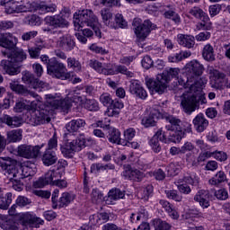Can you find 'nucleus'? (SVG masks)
Listing matches in <instances>:
<instances>
[{"label": "nucleus", "instance_id": "1", "mask_svg": "<svg viewBox=\"0 0 230 230\" xmlns=\"http://www.w3.org/2000/svg\"><path fill=\"white\" fill-rule=\"evenodd\" d=\"M8 60H2L4 71L10 76H15L21 73V64L27 58L26 52L22 49L13 48L10 54H7Z\"/></svg>", "mask_w": 230, "mask_h": 230}, {"label": "nucleus", "instance_id": "2", "mask_svg": "<svg viewBox=\"0 0 230 230\" xmlns=\"http://www.w3.org/2000/svg\"><path fill=\"white\" fill-rule=\"evenodd\" d=\"M179 73H181V69L179 68H167L163 72V74L158 75L156 79H148L146 84V87H148L151 91H155L158 93V94H163L164 91H166V87H168V82L171 78H177L179 82Z\"/></svg>", "mask_w": 230, "mask_h": 230}, {"label": "nucleus", "instance_id": "3", "mask_svg": "<svg viewBox=\"0 0 230 230\" xmlns=\"http://www.w3.org/2000/svg\"><path fill=\"white\" fill-rule=\"evenodd\" d=\"M74 26L80 30V28H92L93 30H102L103 28L102 23L98 21V17L94 15L93 10L83 9L75 13Z\"/></svg>", "mask_w": 230, "mask_h": 230}, {"label": "nucleus", "instance_id": "4", "mask_svg": "<svg viewBox=\"0 0 230 230\" xmlns=\"http://www.w3.org/2000/svg\"><path fill=\"white\" fill-rule=\"evenodd\" d=\"M203 73L204 65L200 64L197 59L190 61L185 66L184 73L178 78L179 85H186L190 82H195L199 76H202Z\"/></svg>", "mask_w": 230, "mask_h": 230}, {"label": "nucleus", "instance_id": "5", "mask_svg": "<svg viewBox=\"0 0 230 230\" xmlns=\"http://www.w3.org/2000/svg\"><path fill=\"white\" fill-rule=\"evenodd\" d=\"M49 116H53V111L49 106H43L40 110H35L34 112L27 117V123L32 127L44 125V123L51 121V117Z\"/></svg>", "mask_w": 230, "mask_h": 230}, {"label": "nucleus", "instance_id": "6", "mask_svg": "<svg viewBox=\"0 0 230 230\" xmlns=\"http://www.w3.org/2000/svg\"><path fill=\"white\" fill-rule=\"evenodd\" d=\"M47 73L52 78L67 80L71 78V73H67V68L64 63L58 61L55 58H50V63L47 67Z\"/></svg>", "mask_w": 230, "mask_h": 230}, {"label": "nucleus", "instance_id": "7", "mask_svg": "<svg viewBox=\"0 0 230 230\" xmlns=\"http://www.w3.org/2000/svg\"><path fill=\"white\" fill-rule=\"evenodd\" d=\"M23 84L37 91V93H46V91H49V84L39 80V78L35 77V75L31 72H25L22 77Z\"/></svg>", "mask_w": 230, "mask_h": 230}, {"label": "nucleus", "instance_id": "8", "mask_svg": "<svg viewBox=\"0 0 230 230\" xmlns=\"http://www.w3.org/2000/svg\"><path fill=\"white\" fill-rule=\"evenodd\" d=\"M181 109L185 114L189 116L192 112L199 111V101L197 100V94L191 93H185L181 95Z\"/></svg>", "mask_w": 230, "mask_h": 230}, {"label": "nucleus", "instance_id": "9", "mask_svg": "<svg viewBox=\"0 0 230 230\" xmlns=\"http://www.w3.org/2000/svg\"><path fill=\"white\" fill-rule=\"evenodd\" d=\"M3 172L4 175H5L9 181H21V179H24L22 165L14 164L10 160L5 162Z\"/></svg>", "mask_w": 230, "mask_h": 230}, {"label": "nucleus", "instance_id": "10", "mask_svg": "<svg viewBox=\"0 0 230 230\" xmlns=\"http://www.w3.org/2000/svg\"><path fill=\"white\" fill-rule=\"evenodd\" d=\"M64 175V170L60 171V169H50L49 170L44 177L39 178L38 181L34 182V188H44V186H48V184H51L55 182V179L57 181Z\"/></svg>", "mask_w": 230, "mask_h": 230}, {"label": "nucleus", "instance_id": "11", "mask_svg": "<svg viewBox=\"0 0 230 230\" xmlns=\"http://www.w3.org/2000/svg\"><path fill=\"white\" fill-rule=\"evenodd\" d=\"M44 146H30V145H21L18 146L17 153L20 157H24L25 159H37L40 154V148Z\"/></svg>", "mask_w": 230, "mask_h": 230}, {"label": "nucleus", "instance_id": "12", "mask_svg": "<svg viewBox=\"0 0 230 230\" xmlns=\"http://www.w3.org/2000/svg\"><path fill=\"white\" fill-rule=\"evenodd\" d=\"M47 102L43 107H49L52 111V114L55 109H62V111H68L71 109V104L67 103L66 100L57 99L53 96V94H46Z\"/></svg>", "mask_w": 230, "mask_h": 230}, {"label": "nucleus", "instance_id": "13", "mask_svg": "<svg viewBox=\"0 0 230 230\" xmlns=\"http://www.w3.org/2000/svg\"><path fill=\"white\" fill-rule=\"evenodd\" d=\"M159 141H162V143H166V141H168V132L159 129L149 140V145L155 154H159V152H161V144Z\"/></svg>", "mask_w": 230, "mask_h": 230}, {"label": "nucleus", "instance_id": "14", "mask_svg": "<svg viewBox=\"0 0 230 230\" xmlns=\"http://www.w3.org/2000/svg\"><path fill=\"white\" fill-rule=\"evenodd\" d=\"M189 13H190V15H193V17H196L197 19H200V21H202L200 22L201 28H203L204 30H211L212 24L211 22H209V16L202 9L199 7H193L190 10Z\"/></svg>", "mask_w": 230, "mask_h": 230}, {"label": "nucleus", "instance_id": "15", "mask_svg": "<svg viewBox=\"0 0 230 230\" xmlns=\"http://www.w3.org/2000/svg\"><path fill=\"white\" fill-rule=\"evenodd\" d=\"M9 87L12 91H13V93H16V94H21L22 96H32V98L39 97L37 93L28 90L26 86L19 84V82L17 81H12L9 84Z\"/></svg>", "mask_w": 230, "mask_h": 230}, {"label": "nucleus", "instance_id": "16", "mask_svg": "<svg viewBox=\"0 0 230 230\" xmlns=\"http://www.w3.org/2000/svg\"><path fill=\"white\" fill-rule=\"evenodd\" d=\"M128 89L131 94H134L136 98H140V100H146L148 96L146 90L140 85L139 81L137 80H131Z\"/></svg>", "mask_w": 230, "mask_h": 230}, {"label": "nucleus", "instance_id": "17", "mask_svg": "<svg viewBox=\"0 0 230 230\" xmlns=\"http://www.w3.org/2000/svg\"><path fill=\"white\" fill-rule=\"evenodd\" d=\"M44 21L53 28H69V22L60 15L47 16Z\"/></svg>", "mask_w": 230, "mask_h": 230}, {"label": "nucleus", "instance_id": "18", "mask_svg": "<svg viewBox=\"0 0 230 230\" xmlns=\"http://www.w3.org/2000/svg\"><path fill=\"white\" fill-rule=\"evenodd\" d=\"M212 76L213 81L211 82V87H213L214 89H218L219 91L225 89L226 82V74L218 70H213Z\"/></svg>", "mask_w": 230, "mask_h": 230}, {"label": "nucleus", "instance_id": "19", "mask_svg": "<svg viewBox=\"0 0 230 230\" xmlns=\"http://www.w3.org/2000/svg\"><path fill=\"white\" fill-rule=\"evenodd\" d=\"M163 119H165L167 123H169L165 126L166 130L182 129V121L181 119L168 113L163 115Z\"/></svg>", "mask_w": 230, "mask_h": 230}, {"label": "nucleus", "instance_id": "20", "mask_svg": "<svg viewBox=\"0 0 230 230\" xmlns=\"http://www.w3.org/2000/svg\"><path fill=\"white\" fill-rule=\"evenodd\" d=\"M0 46L6 49H13L17 46V38L12 33H0Z\"/></svg>", "mask_w": 230, "mask_h": 230}, {"label": "nucleus", "instance_id": "21", "mask_svg": "<svg viewBox=\"0 0 230 230\" xmlns=\"http://www.w3.org/2000/svg\"><path fill=\"white\" fill-rule=\"evenodd\" d=\"M159 116H161V112L157 110H152L148 115L143 117L141 123L146 128H149V127H155V125H157Z\"/></svg>", "mask_w": 230, "mask_h": 230}, {"label": "nucleus", "instance_id": "22", "mask_svg": "<svg viewBox=\"0 0 230 230\" xmlns=\"http://www.w3.org/2000/svg\"><path fill=\"white\" fill-rule=\"evenodd\" d=\"M194 128L197 132H204L209 127V121L207 120L203 113H199L192 120Z\"/></svg>", "mask_w": 230, "mask_h": 230}, {"label": "nucleus", "instance_id": "23", "mask_svg": "<svg viewBox=\"0 0 230 230\" xmlns=\"http://www.w3.org/2000/svg\"><path fill=\"white\" fill-rule=\"evenodd\" d=\"M184 89L190 88V91L192 94H199L202 93V89L204 85H206V81L199 79V80H194L193 82L186 83L185 84H180Z\"/></svg>", "mask_w": 230, "mask_h": 230}, {"label": "nucleus", "instance_id": "24", "mask_svg": "<svg viewBox=\"0 0 230 230\" xmlns=\"http://www.w3.org/2000/svg\"><path fill=\"white\" fill-rule=\"evenodd\" d=\"M184 89L190 88V91L192 94H199L202 93V89L204 85H206V81L199 79V80H194L193 82L186 83L185 84H180Z\"/></svg>", "mask_w": 230, "mask_h": 230}, {"label": "nucleus", "instance_id": "25", "mask_svg": "<svg viewBox=\"0 0 230 230\" xmlns=\"http://www.w3.org/2000/svg\"><path fill=\"white\" fill-rule=\"evenodd\" d=\"M1 123H4L7 127L11 128H17L22 125V118L17 116L3 115L0 118Z\"/></svg>", "mask_w": 230, "mask_h": 230}, {"label": "nucleus", "instance_id": "26", "mask_svg": "<svg viewBox=\"0 0 230 230\" xmlns=\"http://www.w3.org/2000/svg\"><path fill=\"white\" fill-rule=\"evenodd\" d=\"M41 161L44 166H53L58 161V156L57 153L51 149H46L41 156Z\"/></svg>", "mask_w": 230, "mask_h": 230}, {"label": "nucleus", "instance_id": "27", "mask_svg": "<svg viewBox=\"0 0 230 230\" xmlns=\"http://www.w3.org/2000/svg\"><path fill=\"white\" fill-rule=\"evenodd\" d=\"M209 199H211V194H209V190H201L195 195L194 200L195 202H199V206L206 209L209 206Z\"/></svg>", "mask_w": 230, "mask_h": 230}, {"label": "nucleus", "instance_id": "28", "mask_svg": "<svg viewBox=\"0 0 230 230\" xmlns=\"http://www.w3.org/2000/svg\"><path fill=\"white\" fill-rule=\"evenodd\" d=\"M59 46L65 51H73L76 48V42H75L71 35L67 34L59 38Z\"/></svg>", "mask_w": 230, "mask_h": 230}, {"label": "nucleus", "instance_id": "29", "mask_svg": "<svg viewBox=\"0 0 230 230\" xmlns=\"http://www.w3.org/2000/svg\"><path fill=\"white\" fill-rule=\"evenodd\" d=\"M125 105L123 104V102L119 99H114L111 104L110 107H108V110L106 111V114L110 116L111 118L114 116L119 115V111L123 109Z\"/></svg>", "mask_w": 230, "mask_h": 230}, {"label": "nucleus", "instance_id": "30", "mask_svg": "<svg viewBox=\"0 0 230 230\" xmlns=\"http://www.w3.org/2000/svg\"><path fill=\"white\" fill-rule=\"evenodd\" d=\"M1 6H4L5 13H19V1L17 0H1Z\"/></svg>", "mask_w": 230, "mask_h": 230}, {"label": "nucleus", "instance_id": "31", "mask_svg": "<svg viewBox=\"0 0 230 230\" xmlns=\"http://www.w3.org/2000/svg\"><path fill=\"white\" fill-rule=\"evenodd\" d=\"M86 122L84 119H72L66 125V128L67 132H70V134H74V132H78L80 128H84Z\"/></svg>", "mask_w": 230, "mask_h": 230}, {"label": "nucleus", "instance_id": "32", "mask_svg": "<svg viewBox=\"0 0 230 230\" xmlns=\"http://www.w3.org/2000/svg\"><path fill=\"white\" fill-rule=\"evenodd\" d=\"M90 66L93 67V69H94L95 71H97V73H100V75H116L114 68H104L103 65H102V62L97 60H91Z\"/></svg>", "mask_w": 230, "mask_h": 230}, {"label": "nucleus", "instance_id": "33", "mask_svg": "<svg viewBox=\"0 0 230 230\" xmlns=\"http://www.w3.org/2000/svg\"><path fill=\"white\" fill-rule=\"evenodd\" d=\"M132 26L134 30H154L155 28V25L150 20H146L143 22L141 18H135L132 22Z\"/></svg>", "mask_w": 230, "mask_h": 230}, {"label": "nucleus", "instance_id": "34", "mask_svg": "<svg viewBox=\"0 0 230 230\" xmlns=\"http://www.w3.org/2000/svg\"><path fill=\"white\" fill-rule=\"evenodd\" d=\"M75 196L73 193L70 192H63L61 194V197L58 200V208L61 209V208H67L73 200H75Z\"/></svg>", "mask_w": 230, "mask_h": 230}, {"label": "nucleus", "instance_id": "35", "mask_svg": "<svg viewBox=\"0 0 230 230\" xmlns=\"http://www.w3.org/2000/svg\"><path fill=\"white\" fill-rule=\"evenodd\" d=\"M107 137L110 143L117 145H121V141H123V139H121V133L119 132V130L112 127H110V128H108Z\"/></svg>", "mask_w": 230, "mask_h": 230}, {"label": "nucleus", "instance_id": "36", "mask_svg": "<svg viewBox=\"0 0 230 230\" xmlns=\"http://www.w3.org/2000/svg\"><path fill=\"white\" fill-rule=\"evenodd\" d=\"M178 43L180 46L191 49V48H194L195 46V37L180 34L178 35Z\"/></svg>", "mask_w": 230, "mask_h": 230}, {"label": "nucleus", "instance_id": "37", "mask_svg": "<svg viewBox=\"0 0 230 230\" xmlns=\"http://www.w3.org/2000/svg\"><path fill=\"white\" fill-rule=\"evenodd\" d=\"M167 139L171 143H181L182 137H184V132L182 129L167 130Z\"/></svg>", "mask_w": 230, "mask_h": 230}, {"label": "nucleus", "instance_id": "38", "mask_svg": "<svg viewBox=\"0 0 230 230\" xmlns=\"http://www.w3.org/2000/svg\"><path fill=\"white\" fill-rule=\"evenodd\" d=\"M37 222H39V218H36L30 213L22 214L20 217V224L24 227H28V226H35Z\"/></svg>", "mask_w": 230, "mask_h": 230}, {"label": "nucleus", "instance_id": "39", "mask_svg": "<svg viewBox=\"0 0 230 230\" xmlns=\"http://www.w3.org/2000/svg\"><path fill=\"white\" fill-rule=\"evenodd\" d=\"M66 145H68L75 152H80V150H82V147L85 146V138L84 137V136H80L74 140H67Z\"/></svg>", "mask_w": 230, "mask_h": 230}, {"label": "nucleus", "instance_id": "40", "mask_svg": "<svg viewBox=\"0 0 230 230\" xmlns=\"http://www.w3.org/2000/svg\"><path fill=\"white\" fill-rule=\"evenodd\" d=\"M39 3L37 2H27L23 4L18 5V13L26 12H38Z\"/></svg>", "mask_w": 230, "mask_h": 230}, {"label": "nucleus", "instance_id": "41", "mask_svg": "<svg viewBox=\"0 0 230 230\" xmlns=\"http://www.w3.org/2000/svg\"><path fill=\"white\" fill-rule=\"evenodd\" d=\"M226 181H227L226 172L219 171L208 181V182L211 184V186H218V184H222V182H226Z\"/></svg>", "mask_w": 230, "mask_h": 230}, {"label": "nucleus", "instance_id": "42", "mask_svg": "<svg viewBox=\"0 0 230 230\" xmlns=\"http://www.w3.org/2000/svg\"><path fill=\"white\" fill-rule=\"evenodd\" d=\"M7 139L9 143H17L22 139V130L21 129H13L7 132Z\"/></svg>", "mask_w": 230, "mask_h": 230}, {"label": "nucleus", "instance_id": "43", "mask_svg": "<svg viewBox=\"0 0 230 230\" xmlns=\"http://www.w3.org/2000/svg\"><path fill=\"white\" fill-rule=\"evenodd\" d=\"M202 57L208 62H213L215 60V52L213 47L209 44L206 45L203 49Z\"/></svg>", "mask_w": 230, "mask_h": 230}, {"label": "nucleus", "instance_id": "44", "mask_svg": "<svg viewBox=\"0 0 230 230\" xmlns=\"http://www.w3.org/2000/svg\"><path fill=\"white\" fill-rule=\"evenodd\" d=\"M94 35V32L91 30H81V32L75 33L76 39L79 40V42H82V44H85L87 42V38L93 37Z\"/></svg>", "mask_w": 230, "mask_h": 230}, {"label": "nucleus", "instance_id": "45", "mask_svg": "<svg viewBox=\"0 0 230 230\" xmlns=\"http://www.w3.org/2000/svg\"><path fill=\"white\" fill-rule=\"evenodd\" d=\"M84 105V109L90 112H97V111H100V104L94 99H86Z\"/></svg>", "mask_w": 230, "mask_h": 230}, {"label": "nucleus", "instance_id": "46", "mask_svg": "<svg viewBox=\"0 0 230 230\" xmlns=\"http://www.w3.org/2000/svg\"><path fill=\"white\" fill-rule=\"evenodd\" d=\"M57 10V5L55 4H45L44 2L38 4L39 13H48L49 12L53 13Z\"/></svg>", "mask_w": 230, "mask_h": 230}, {"label": "nucleus", "instance_id": "47", "mask_svg": "<svg viewBox=\"0 0 230 230\" xmlns=\"http://www.w3.org/2000/svg\"><path fill=\"white\" fill-rule=\"evenodd\" d=\"M125 197V191L119 189H112L108 193V198L111 200H119V199H123Z\"/></svg>", "mask_w": 230, "mask_h": 230}, {"label": "nucleus", "instance_id": "48", "mask_svg": "<svg viewBox=\"0 0 230 230\" xmlns=\"http://www.w3.org/2000/svg\"><path fill=\"white\" fill-rule=\"evenodd\" d=\"M12 204V193L8 192L0 198V209H8Z\"/></svg>", "mask_w": 230, "mask_h": 230}, {"label": "nucleus", "instance_id": "49", "mask_svg": "<svg viewBox=\"0 0 230 230\" xmlns=\"http://www.w3.org/2000/svg\"><path fill=\"white\" fill-rule=\"evenodd\" d=\"M115 75H118V73H120V75H126L128 78H134V74L131 71H128V68L123 65L116 66L115 69Z\"/></svg>", "mask_w": 230, "mask_h": 230}, {"label": "nucleus", "instance_id": "50", "mask_svg": "<svg viewBox=\"0 0 230 230\" xmlns=\"http://www.w3.org/2000/svg\"><path fill=\"white\" fill-rule=\"evenodd\" d=\"M183 181L184 182H186V184H190V186H195V188H199V180L196 173H192L189 176H184Z\"/></svg>", "mask_w": 230, "mask_h": 230}, {"label": "nucleus", "instance_id": "51", "mask_svg": "<svg viewBox=\"0 0 230 230\" xmlns=\"http://www.w3.org/2000/svg\"><path fill=\"white\" fill-rule=\"evenodd\" d=\"M116 166L112 164H93L91 166V170H96L97 172H105V170H114Z\"/></svg>", "mask_w": 230, "mask_h": 230}, {"label": "nucleus", "instance_id": "52", "mask_svg": "<svg viewBox=\"0 0 230 230\" xmlns=\"http://www.w3.org/2000/svg\"><path fill=\"white\" fill-rule=\"evenodd\" d=\"M75 153L76 152L71 147V146H68V144H66L64 146H61V154L64 155V157L71 159L74 157Z\"/></svg>", "mask_w": 230, "mask_h": 230}, {"label": "nucleus", "instance_id": "53", "mask_svg": "<svg viewBox=\"0 0 230 230\" xmlns=\"http://www.w3.org/2000/svg\"><path fill=\"white\" fill-rule=\"evenodd\" d=\"M67 66L74 69V71H82V64L75 58H67Z\"/></svg>", "mask_w": 230, "mask_h": 230}, {"label": "nucleus", "instance_id": "54", "mask_svg": "<svg viewBox=\"0 0 230 230\" xmlns=\"http://www.w3.org/2000/svg\"><path fill=\"white\" fill-rule=\"evenodd\" d=\"M122 177L125 181H132V177H134V170L132 166L129 164L124 166V171L121 172Z\"/></svg>", "mask_w": 230, "mask_h": 230}, {"label": "nucleus", "instance_id": "55", "mask_svg": "<svg viewBox=\"0 0 230 230\" xmlns=\"http://www.w3.org/2000/svg\"><path fill=\"white\" fill-rule=\"evenodd\" d=\"M165 195L167 199H171L172 200H175V202H181L182 196L177 192V190H165Z\"/></svg>", "mask_w": 230, "mask_h": 230}, {"label": "nucleus", "instance_id": "56", "mask_svg": "<svg viewBox=\"0 0 230 230\" xmlns=\"http://www.w3.org/2000/svg\"><path fill=\"white\" fill-rule=\"evenodd\" d=\"M91 199L93 204H98V202H102L103 199V194L97 189H93L91 193Z\"/></svg>", "mask_w": 230, "mask_h": 230}, {"label": "nucleus", "instance_id": "57", "mask_svg": "<svg viewBox=\"0 0 230 230\" xmlns=\"http://www.w3.org/2000/svg\"><path fill=\"white\" fill-rule=\"evenodd\" d=\"M90 51H93V53H97L99 55H109V50L98 46V44L93 43L89 47Z\"/></svg>", "mask_w": 230, "mask_h": 230}, {"label": "nucleus", "instance_id": "58", "mask_svg": "<svg viewBox=\"0 0 230 230\" xmlns=\"http://www.w3.org/2000/svg\"><path fill=\"white\" fill-rule=\"evenodd\" d=\"M27 21L30 26H40L42 24V19H40L37 14L28 16Z\"/></svg>", "mask_w": 230, "mask_h": 230}, {"label": "nucleus", "instance_id": "59", "mask_svg": "<svg viewBox=\"0 0 230 230\" xmlns=\"http://www.w3.org/2000/svg\"><path fill=\"white\" fill-rule=\"evenodd\" d=\"M100 102L104 107L109 108L112 104L113 99L109 93H102L100 96Z\"/></svg>", "mask_w": 230, "mask_h": 230}, {"label": "nucleus", "instance_id": "60", "mask_svg": "<svg viewBox=\"0 0 230 230\" xmlns=\"http://www.w3.org/2000/svg\"><path fill=\"white\" fill-rule=\"evenodd\" d=\"M164 15L165 19H172V21H174V22H181V17L173 10L165 11Z\"/></svg>", "mask_w": 230, "mask_h": 230}, {"label": "nucleus", "instance_id": "61", "mask_svg": "<svg viewBox=\"0 0 230 230\" xmlns=\"http://www.w3.org/2000/svg\"><path fill=\"white\" fill-rule=\"evenodd\" d=\"M150 30H135V35L137 40L143 41L150 35Z\"/></svg>", "mask_w": 230, "mask_h": 230}, {"label": "nucleus", "instance_id": "62", "mask_svg": "<svg viewBox=\"0 0 230 230\" xmlns=\"http://www.w3.org/2000/svg\"><path fill=\"white\" fill-rule=\"evenodd\" d=\"M141 64H142V67H144V69H150V67H154V60L148 55L145 56L142 58Z\"/></svg>", "mask_w": 230, "mask_h": 230}, {"label": "nucleus", "instance_id": "63", "mask_svg": "<svg viewBox=\"0 0 230 230\" xmlns=\"http://www.w3.org/2000/svg\"><path fill=\"white\" fill-rule=\"evenodd\" d=\"M172 229V226L168 224L166 221H163L161 219H157L155 222V230H170Z\"/></svg>", "mask_w": 230, "mask_h": 230}, {"label": "nucleus", "instance_id": "64", "mask_svg": "<svg viewBox=\"0 0 230 230\" xmlns=\"http://www.w3.org/2000/svg\"><path fill=\"white\" fill-rule=\"evenodd\" d=\"M1 227L4 230H18L17 226L12 220L4 221Z\"/></svg>", "mask_w": 230, "mask_h": 230}]
</instances>
